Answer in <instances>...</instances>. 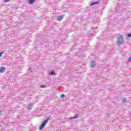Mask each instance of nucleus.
<instances>
[{
	"label": "nucleus",
	"instance_id": "f257e3e1",
	"mask_svg": "<svg viewBox=\"0 0 131 131\" xmlns=\"http://www.w3.org/2000/svg\"><path fill=\"white\" fill-rule=\"evenodd\" d=\"M50 120V117H47V119L45 120L43 122H42L41 123V124L40 125V126H39V129L40 130H41V129H42V128H43V127H45L46 126V125H47V123H48V121Z\"/></svg>",
	"mask_w": 131,
	"mask_h": 131
},
{
	"label": "nucleus",
	"instance_id": "f03ea898",
	"mask_svg": "<svg viewBox=\"0 0 131 131\" xmlns=\"http://www.w3.org/2000/svg\"><path fill=\"white\" fill-rule=\"evenodd\" d=\"M117 41L118 43L121 45L124 42V39H123V37L122 36H120L118 37Z\"/></svg>",
	"mask_w": 131,
	"mask_h": 131
},
{
	"label": "nucleus",
	"instance_id": "7ed1b4c3",
	"mask_svg": "<svg viewBox=\"0 0 131 131\" xmlns=\"http://www.w3.org/2000/svg\"><path fill=\"white\" fill-rule=\"evenodd\" d=\"M106 49V47H102L101 48L98 49V52H99V53H103V52H104Z\"/></svg>",
	"mask_w": 131,
	"mask_h": 131
},
{
	"label": "nucleus",
	"instance_id": "20e7f679",
	"mask_svg": "<svg viewBox=\"0 0 131 131\" xmlns=\"http://www.w3.org/2000/svg\"><path fill=\"white\" fill-rule=\"evenodd\" d=\"M6 71V68L5 67H2L0 68V73H4Z\"/></svg>",
	"mask_w": 131,
	"mask_h": 131
},
{
	"label": "nucleus",
	"instance_id": "39448f33",
	"mask_svg": "<svg viewBox=\"0 0 131 131\" xmlns=\"http://www.w3.org/2000/svg\"><path fill=\"white\" fill-rule=\"evenodd\" d=\"M29 5H33V3L36 2V0H28Z\"/></svg>",
	"mask_w": 131,
	"mask_h": 131
},
{
	"label": "nucleus",
	"instance_id": "423d86ee",
	"mask_svg": "<svg viewBox=\"0 0 131 131\" xmlns=\"http://www.w3.org/2000/svg\"><path fill=\"white\" fill-rule=\"evenodd\" d=\"M77 118H78V114H76L74 117L70 118V120H71V119H77Z\"/></svg>",
	"mask_w": 131,
	"mask_h": 131
},
{
	"label": "nucleus",
	"instance_id": "0eeeda50",
	"mask_svg": "<svg viewBox=\"0 0 131 131\" xmlns=\"http://www.w3.org/2000/svg\"><path fill=\"white\" fill-rule=\"evenodd\" d=\"M126 102H127V99H126V98H122L121 102L123 104H124V103H126Z\"/></svg>",
	"mask_w": 131,
	"mask_h": 131
},
{
	"label": "nucleus",
	"instance_id": "6e6552de",
	"mask_svg": "<svg viewBox=\"0 0 131 131\" xmlns=\"http://www.w3.org/2000/svg\"><path fill=\"white\" fill-rule=\"evenodd\" d=\"M91 66V67H95V66H96V62H95V61H92Z\"/></svg>",
	"mask_w": 131,
	"mask_h": 131
},
{
	"label": "nucleus",
	"instance_id": "1a4fd4ad",
	"mask_svg": "<svg viewBox=\"0 0 131 131\" xmlns=\"http://www.w3.org/2000/svg\"><path fill=\"white\" fill-rule=\"evenodd\" d=\"M99 3H100V1H97L95 2H93V3H91L90 6H95V5H98V4H99Z\"/></svg>",
	"mask_w": 131,
	"mask_h": 131
},
{
	"label": "nucleus",
	"instance_id": "9d476101",
	"mask_svg": "<svg viewBox=\"0 0 131 131\" xmlns=\"http://www.w3.org/2000/svg\"><path fill=\"white\" fill-rule=\"evenodd\" d=\"M49 75H56V73L54 71H51L49 73Z\"/></svg>",
	"mask_w": 131,
	"mask_h": 131
},
{
	"label": "nucleus",
	"instance_id": "9b49d317",
	"mask_svg": "<svg viewBox=\"0 0 131 131\" xmlns=\"http://www.w3.org/2000/svg\"><path fill=\"white\" fill-rule=\"evenodd\" d=\"M57 19L58 20V21H62V20L63 19V16H62V15L58 16L57 17Z\"/></svg>",
	"mask_w": 131,
	"mask_h": 131
},
{
	"label": "nucleus",
	"instance_id": "f8f14e48",
	"mask_svg": "<svg viewBox=\"0 0 131 131\" xmlns=\"http://www.w3.org/2000/svg\"><path fill=\"white\" fill-rule=\"evenodd\" d=\"M32 107H33V105H31V104H29V105L28 106V109L29 110H31V109H32Z\"/></svg>",
	"mask_w": 131,
	"mask_h": 131
},
{
	"label": "nucleus",
	"instance_id": "ddd939ff",
	"mask_svg": "<svg viewBox=\"0 0 131 131\" xmlns=\"http://www.w3.org/2000/svg\"><path fill=\"white\" fill-rule=\"evenodd\" d=\"M65 97H66V95H65L64 94H61L60 98H61V99H63V98H65Z\"/></svg>",
	"mask_w": 131,
	"mask_h": 131
},
{
	"label": "nucleus",
	"instance_id": "4468645a",
	"mask_svg": "<svg viewBox=\"0 0 131 131\" xmlns=\"http://www.w3.org/2000/svg\"><path fill=\"white\" fill-rule=\"evenodd\" d=\"M127 37H128V38H129L130 37H131V33H128L127 35Z\"/></svg>",
	"mask_w": 131,
	"mask_h": 131
},
{
	"label": "nucleus",
	"instance_id": "2eb2a0df",
	"mask_svg": "<svg viewBox=\"0 0 131 131\" xmlns=\"http://www.w3.org/2000/svg\"><path fill=\"white\" fill-rule=\"evenodd\" d=\"M40 88H41V89H43L46 88V86L45 85H40Z\"/></svg>",
	"mask_w": 131,
	"mask_h": 131
},
{
	"label": "nucleus",
	"instance_id": "dca6fc26",
	"mask_svg": "<svg viewBox=\"0 0 131 131\" xmlns=\"http://www.w3.org/2000/svg\"><path fill=\"white\" fill-rule=\"evenodd\" d=\"M3 52H1L0 53V57H3Z\"/></svg>",
	"mask_w": 131,
	"mask_h": 131
},
{
	"label": "nucleus",
	"instance_id": "f3484780",
	"mask_svg": "<svg viewBox=\"0 0 131 131\" xmlns=\"http://www.w3.org/2000/svg\"><path fill=\"white\" fill-rule=\"evenodd\" d=\"M28 71H30L31 70V68H29V69H28Z\"/></svg>",
	"mask_w": 131,
	"mask_h": 131
},
{
	"label": "nucleus",
	"instance_id": "a211bd4d",
	"mask_svg": "<svg viewBox=\"0 0 131 131\" xmlns=\"http://www.w3.org/2000/svg\"><path fill=\"white\" fill-rule=\"evenodd\" d=\"M30 72L32 73V71H31Z\"/></svg>",
	"mask_w": 131,
	"mask_h": 131
},
{
	"label": "nucleus",
	"instance_id": "6ab92c4d",
	"mask_svg": "<svg viewBox=\"0 0 131 131\" xmlns=\"http://www.w3.org/2000/svg\"><path fill=\"white\" fill-rule=\"evenodd\" d=\"M1 113H2V112H1V111H0V114H1Z\"/></svg>",
	"mask_w": 131,
	"mask_h": 131
}]
</instances>
